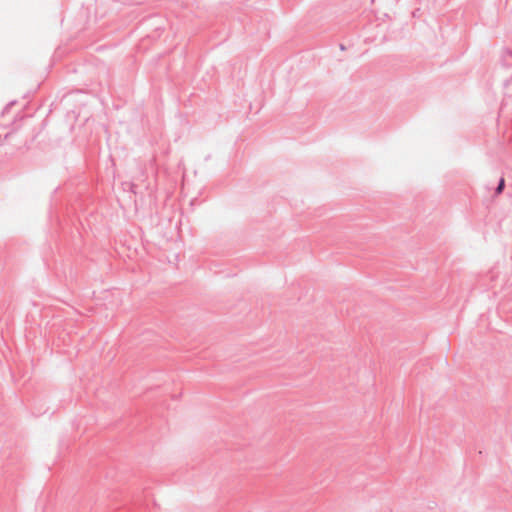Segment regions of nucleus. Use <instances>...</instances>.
I'll return each instance as SVG.
<instances>
[{
    "mask_svg": "<svg viewBox=\"0 0 512 512\" xmlns=\"http://www.w3.org/2000/svg\"><path fill=\"white\" fill-rule=\"evenodd\" d=\"M504 185H505V181H504V179L502 178V179L500 180V182H499V185H498L497 189H496V193H497V194H500V193L503 191V189H504Z\"/></svg>",
    "mask_w": 512,
    "mask_h": 512,
    "instance_id": "nucleus-1",
    "label": "nucleus"
}]
</instances>
